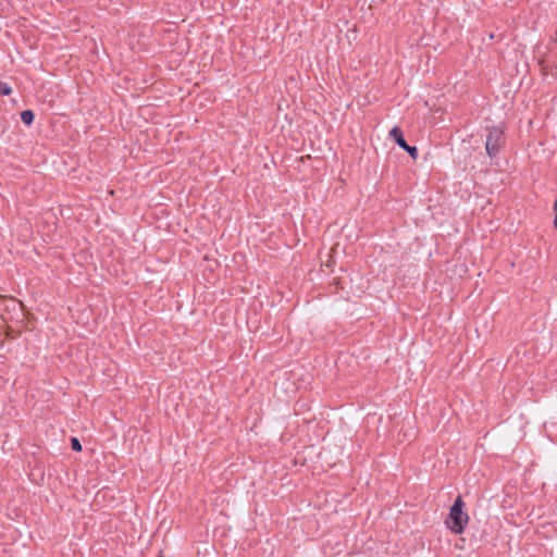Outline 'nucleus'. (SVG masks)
I'll list each match as a JSON object with an SVG mask.
<instances>
[{"label": "nucleus", "instance_id": "1", "mask_svg": "<svg viewBox=\"0 0 557 557\" xmlns=\"http://www.w3.org/2000/svg\"><path fill=\"white\" fill-rule=\"evenodd\" d=\"M469 515L466 511V503L461 495H458L449 508L445 519L446 528L454 534H462L469 523Z\"/></svg>", "mask_w": 557, "mask_h": 557}, {"label": "nucleus", "instance_id": "2", "mask_svg": "<svg viewBox=\"0 0 557 557\" xmlns=\"http://www.w3.org/2000/svg\"><path fill=\"white\" fill-rule=\"evenodd\" d=\"M485 129L487 132L485 151L491 159H494L506 145L505 129L499 125L486 126Z\"/></svg>", "mask_w": 557, "mask_h": 557}, {"label": "nucleus", "instance_id": "3", "mask_svg": "<svg viewBox=\"0 0 557 557\" xmlns=\"http://www.w3.org/2000/svg\"><path fill=\"white\" fill-rule=\"evenodd\" d=\"M389 136L394 139L397 146L405 150L414 161L418 159V148L416 146H410L407 143L404 133L399 126H394L389 131Z\"/></svg>", "mask_w": 557, "mask_h": 557}, {"label": "nucleus", "instance_id": "4", "mask_svg": "<svg viewBox=\"0 0 557 557\" xmlns=\"http://www.w3.org/2000/svg\"><path fill=\"white\" fill-rule=\"evenodd\" d=\"M21 120L25 125L30 126L35 120L34 111L30 109L23 110L21 112Z\"/></svg>", "mask_w": 557, "mask_h": 557}, {"label": "nucleus", "instance_id": "5", "mask_svg": "<svg viewBox=\"0 0 557 557\" xmlns=\"http://www.w3.org/2000/svg\"><path fill=\"white\" fill-rule=\"evenodd\" d=\"M12 94V87L5 83L0 81V96H9Z\"/></svg>", "mask_w": 557, "mask_h": 557}, {"label": "nucleus", "instance_id": "6", "mask_svg": "<svg viewBox=\"0 0 557 557\" xmlns=\"http://www.w3.org/2000/svg\"><path fill=\"white\" fill-rule=\"evenodd\" d=\"M70 442H71V448L74 451H82L83 447H82L81 441L77 437H74V436L71 437Z\"/></svg>", "mask_w": 557, "mask_h": 557}, {"label": "nucleus", "instance_id": "7", "mask_svg": "<svg viewBox=\"0 0 557 557\" xmlns=\"http://www.w3.org/2000/svg\"><path fill=\"white\" fill-rule=\"evenodd\" d=\"M539 64H540V66L542 67V70H543L544 74H547L549 66H547V65L545 64V61H544V60H541V61L539 62Z\"/></svg>", "mask_w": 557, "mask_h": 557}, {"label": "nucleus", "instance_id": "8", "mask_svg": "<svg viewBox=\"0 0 557 557\" xmlns=\"http://www.w3.org/2000/svg\"><path fill=\"white\" fill-rule=\"evenodd\" d=\"M553 225L555 228H557V214H555V218H554V221H553Z\"/></svg>", "mask_w": 557, "mask_h": 557}, {"label": "nucleus", "instance_id": "9", "mask_svg": "<svg viewBox=\"0 0 557 557\" xmlns=\"http://www.w3.org/2000/svg\"><path fill=\"white\" fill-rule=\"evenodd\" d=\"M553 208H554V212H555V214H557V199L555 200V202H554V207H553Z\"/></svg>", "mask_w": 557, "mask_h": 557}]
</instances>
